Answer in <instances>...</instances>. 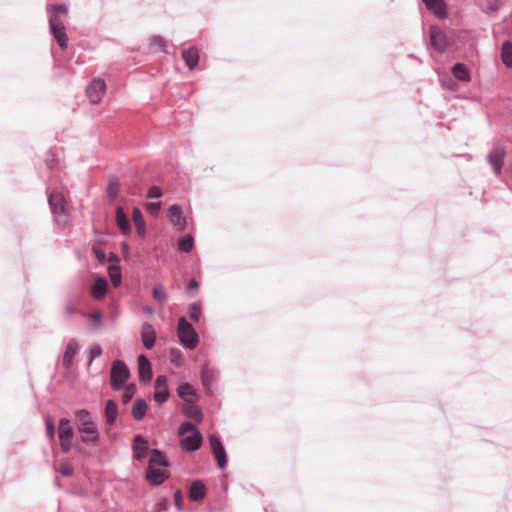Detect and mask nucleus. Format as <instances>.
Returning a JSON list of instances; mask_svg holds the SVG:
<instances>
[{
    "instance_id": "obj_6",
    "label": "nucleus",
    "mask_w": 512,
    "mask_h": 512,
    "mask_svg": "<svg viewBox=\"0 0 512 512\" xmlns=\"http://www.w3.org/2000/svg\"><path fill=\"white\" fill-rule=\"evenodd\" d=\"M209 442L217 464L220 469H225L227 464V455L220 439L215 434L209 435Z\"/></svg>"
},
{
    "instance_id": "obj_56",
    "label": "nucleus",
    "mask_w": 512,
    "mask_h": 512,
    "mask_svg": "<svg viewBox=\"0 0 512 512\" xmlns=\"http://www.w3.org/2000/svg\"><path fill=\"white\" fill-rule=\"evenodd\" d=\"M128 245L126 243L123 244V248L127 249Z\"/></svg>"
},
{
    "instance_id": "obj_23",
    "label": "nucleus",
    "mask_w": 512,
    "mask_h": 512,
    "mask_svg": "<svg viewBox=\"0 0 512 512\" xmlns=\"http://www.w3.org/2000/svg\"><path fill=\"white\" fill-rule=\"evenodd\" d=\"M104 415L107 425L112 426L115 423L118 415V407L114 400L110 399L106 402Z\"/></svg>"
},
{
    "instance_id": "obj_57",
    "label": "nucleus",
    "mask_w": 512,
    "mask_h": 512,
    "mask_svg": "<svg viewBox=\"0 0 512 512\" xmlns=\"http://www.w3.org/2000/svg\"><path fill=\"white\" fill-rule=\"evenodd\" d=\"M82 436H87V438H91V435L83 434Z\"/></svg>"
},
{
    "instance_id": "obj_49",
    "label": "nucleus",
    "mask_w": 512,
    "mask_h": 512,
    "mask_svg": "<svg viewBox=\"0 0 512 512\" xmlns=\"http://www.w3.org/2000/svg\"><path fill=\"white\" fill-rule=\"evenodd\" d=\"M91 319L93 321V326L95 328H99L102 323V315L99 312H94L91 314Z\"/></svg>"
},
{
    "instance_id": "obj_3",
    "label": "nucleus",
    "mask_w": 512,
    "mask_h": 512,
    "mask_svg": "<svg viewBox=\"0 0 512 512\" xmlns=\"http://www.w3.org/2000/svg\"><path fill=\"white\" fill-rule=\"evenodd\" d=\"M177 334L179 341L188 349L193 350L199 343V336L194 327L184 316L178 319Z\"/></svg>"
},
{
    "instance_id": "obj_42",
    "label": "nucleus",
    "mask_w": 512,
    "mask_h": 512,
    "mask_svg": "<svg viewBox=\"0 0 512 512\" xmlns=\"http://www.w3.org/2000/svg\"><path fill=\"white\" fill-rule=\"evenodd\" d=\"M136 390L137 388L135 384H129L128 386L125 387V391L122 396V400L125 404L131 400V398L136 393Z\"/></svg>"
},
{
    "instance_id": "obj_8",
    "label": "nucleus",
    "mask_w": 512,
    "mask_h": 512,
    "mask_svg": "<svg viewBox=\"0 0 512 512\" xmlns=\"http://www.w3.org/2000/svg\"><path fill=\"white\" fill-rule=\"evenodd\" d=\"M169 217L172 225L178 231H184L188 227L189 218L183 216L182 208L178 204H173L169 208Z\"/></svg>"
},
{
    "instance_id": "obj_50",
    "label": "nucleus",
    "mask_w": 512,
    "mask_h": 512,
    "mask_svg": "<svg viewBox=\"0 0 512 512\" xmlns=\"http://www.w3.org/2000/svg\"><path fill=\"white\" fill-rule=\"evenodd\" d=\"M65 312L66 314L71 315L77 312V308L73 303H67L65 306Z\"/></svg>"
},
{
    "instance_id": "obj_10",
    "label": "nucleus",
    "mask_w": 512,
    "mask_h": 512,
    "mask_svg": "<svg viewBox=\"0 0 512 512\" xmlns=\"http://www.w3.org/2000/svg\"><path fill=\"white\" fill-rule=\"evenodd\" d=\"M68 9L64 4H54L51 6V13L49 15L50 29L56 26L63 27L64 19L67 16Z\"/></svg>"
},
{
    "instance_id": "obj_1",
    "label": "nucleus",
    "mask_w": 512,
    "mask_h": 512,
    "mask_svg": "<svg viewBox=\"0 0 512 512\" xmlns=\"http://www.w3.org/2000/svg\"><path fill=\"white\" fill-rule=\"evenodd\" d=\"M77 428L81 434L91 435V438L82 436L83 443L88 445H96L99 440L98 429L95 422L92 420L91 414L86 409L77 410L75 413Z\"/></svg>"
},
{
    "instance_id": "obj_33",
    "label": "nucleus",
    "mask_w": 512,
    "mask_h": 512,
    "mask_svg": "<svg viewBox=\"0 0 512 512\" xmlns=\"http://www.w3.org/2000/svg\"><path fill=\"white\" fill-rule=\"evenodd\" d=\"M108 273H109V277L111 279L113 286H115V287L119 286L121 283V278H122L120 267L118 265H114V264L109 265Z\"/></svg>"
},
{
    "instance_id": "obj_45",
    "label": "nucleus",
    "mask_w": 512,
    "mask_h": 512,
    "mask_svg": "<svg viewBox=\"0 0 512 512\" xmlns=\"http://www.w3.org/2000/svg\"><path fill=\"white\" fill-rule=\"evenodd\" d=\"M73 471V466L70 463L65 462L61 465L60 472L63 476L69 477L73 474Z\"/></svg>"
},
{
    "instance_id": "obj_15",
    "label": "nucleus",
    "mask_w": 512,
    "mask_h": 512,
    "mask_svg": "<svg viewBox=\"0 0 512 512\" xmlns=\"http://www.w3.org/2000/svg\"><path fill=\"white\" fill-rule=\"evenodd\" d=\"M48 203L55 216H57L59 212L65 214L66 203L62 192H51L48 195Z\"/></svg>"
},
{
    "instance_id": "obj_53",
    "label": "nucleus",
    "mask_w": 512,
    "mask_h": 512,
    "mask_svg": "<svg viewBox=\"0 0 512 512\" xmlns=\"http://www.w3.org/2000/svg\"><path fill=\"white\" fill-rule=\"evenodd\" d=\"M143 311L148 314V315H153L154 314V309L150 306H145L143 308Z\"/></svg>"
},
{
    "instance_id": "obj_5",
    "label": "nucleus",
    "mask_w": 512,
    "mask_h": 512,
    "mask_svg": "<svg viewBox=\"0 0 512 512\" xmlns=\"http://www.w3.org/2000/svg\"><path fill=\"white\" fill-rule=\"evenodd\" d=\"M73 435L74 430L70 421L67 418H61L59 421V442L64 452L70 450Z\"/></svg>"
},
{
    "instance_id": "obj_40",
    "label": "nucleus",
    "mask_w": 512,
    "mask_h": 512,
    "mask_svg": "<svg viewBox=\"0 0 512 512\" xmlns=\"http://www.w3.org/2000/svg\"><path fill=\"white\" fill-rule=\"evenodd\" d=\"M44 421H45V426H46V434H47L48 438L51 441H53L54 436H55V428H54V424H53L51 416L46 415L44 417Z\"/></svg>"
},
{
    "instance_id": "obj_7",
    "label": "nucleus",
    "mask_w": 512,
    "mask_h": 512,
    "mask_svg": "<svg viewBox=\"0 0 512 512\" xmlns=\"http://www.w3.org/2000/svg\"><path fill=\"white\" fill-rule=\"evenodd\" d=\"M505 155L506 151L504 146L498 145L491 150L487 156V160L496 175L500 174L502 171Z\"/></svg>"
},
{
    "instance_id": "obj_39",
    "label": "nucleus",
    "mask_w": 512,
    "mask_h": 512,
    "mask_svg": "<svg viewBox=\"0 0 512 512\" xmlns=\"http://www.w3.org/2000/svg\"><path fill=\"white\" fill-rule=\"evenodd\" d=\"M102 355V348L99 344H93L89 348V361L87 366H91L92 362L95 358H98Z\"/></svg>"
},
{
    "instance_id": "obj_52",
    "label": "nucleus",
    "mask_w": 512,
    "mask_h": 512,
    "mask_svg": "<svg viewBox=\"0 0 512 512\" xmlns=\"http://www.w3.org/2000/svg\"><path fill=\"white\" fill-rule=\"evenodd\" d=\"M94 253L96 255V257L100 260V261H104L105 260V253L101 250H94Z\"/></svg>"
},
{
    "instance_id": "obj_17",
    "label": "nucleus",
    "mask_w": 512,
    "mask_h": 512,
    "mask_svg": "<svg viewBox=\"0 0 512 512\" xmlns=\"http://www.w3.org/2000/svg\"><path fill=\"white\" fill-rule=\"evenodd\" d=\"M79 345L76 339L72 338L68 341L66 350L63 355V366L69 369L73 363V359L78 351Z\"/></svg>"
},
{
    "instance_id": "obj_46",
    "label": "nucleus",
    "mask_w": 512,
    "mask_h": 512,
    "mask_svg": "<svg viewBox=\"0 0 512 512\" xmlns=\"http://www.w3.org/2000/svg\"><path fill=\"white\" fill-rule=\"evenodd\" d=\"M165 388H168L166 377L164 375H159L155 380V389L160 390Z\"/></svg>"
},
{
    "instance_id": "obj_13",
    "label": "nucleus",
    "mask_w": 512,
    "mask_h": 512,
    "mask_svg": "<svg viewBox=\"0 0 512 512\" xmlns=\"http://www.w3.org/2000/svg\"><path fill=\"white\" fill-rule=\"evenodd\" d=\"M141 341L147 350H151L155 345L156 331L149 322H144L141 326Z\"/></svg>"
},
{
    "instance_id": "obj_30",
    "label": "nucleus",
    "mask_w": 512,
    "mask_h": 512,
    "mask_svg": "<svg viewBox=\"0 0 512 512\" xmlns=\"http://www.w3.org/2000/svg\"><path fill=\"white\" fill-rule=\"evenodd\" d=\"M54 39L58 42L61 49H66L68 45V36L65 33V27L56 26L51 29Z\"/></svg>"
},
{
    "instance_id": "obj_54",
    "label": "nucleus",
    "mask_w": 512,
    "mask_h": 512,
    "mask_svg": "<svg viewBox=\"0 0 512 512\" xmlns=\"http://www.w3.org/2000/svg\"><path fill=\"white\" fill-rule=\"evenodd\" d=\"M454 86H456V84H455V83H452V85H451V84H448L447 88H448V89H453V87H454Z\"/></svg>"
},
{
    "instance_id": "obj_41",
    "label": "nucleus",
    "mask_w": 512,
    "mask_h": 512,
    "mask_svg": "<svg viewBox=\"0 0 512 512\" xmlns=\"http://www.w3.org/2000/svg\"><path fill=\"white\" fill-rule=\"evenodd\" d=\"M168 398H169L168 388L156 390L154 393V399L159 404L165 403L168 400Z\"/></svg>"
},
{
    "instance_id": "obj_18",
    "label": "nucleus",
    "mask_w": 512,
    "mask_h": 512,
    "mask_svg": "<svg viewBox=\"0 0 512 512\" xmlns=\"http://www.w3.org/2000/svg\"><path fill=\"white\" fill-rule=\"evenodd\" d=\"M206 495V487L201 480H195L191 483L189 488V498L191 501L199 502L204 499Z\"/></svg>"
},
{
    "instance_id": "obj_25",
    "label": "nucleus",
    "mask_w": 512,
    "mask_h": 512,
    "mask_svg": "<svg viewBox=\"0 0 512 512\" xmlns=\"http://www.w3.org/2000/svg\"><path fill=\"white\" fill-rule=\"evenodd\" d=\"M430 41L432 47L438 52H444L446 49V40L440 31L431 30Z\"/></svg>"
},
{
    "instance_id": "obj_48",
    "label": "nucleus",
    "mask_w": 512,
    "mask_h": 512,
    "mask_svg": "<svg viewBox=\"0 0 512 512\" xmlns=\"http://www.w3.org/2000/svg\"><path fill=\"white\" fill-rule=\"evenodd\" d=\"M174 499H175V505H176L177 509L182 510L183 509V496H182L181 490H177L174 493Z\"/></svg>"
},
{
    "instance_id": "obj_31",
    "label": "nucleus",
    "mask_w": 512,
    "mask_h": 512,
    "mask_svg": "<svg viewBox=\"0 0 512 512\" xmlns=\"http://www.w3.org/2000/svg\"><path fill=\"white\" fill-rule=\"evenodd\" d=\"M120 192V182L116 176H112L109 179L108 187H107V195L111 200L117 198Z\"/></svg>"
},
{
    "instance_id": "obj_44",
    "label": "nucleus",
    "mask_w": 512,
    "mask_h": 512,
    "mask_svg": "<svg viewBox=\"0 0 512 512\" xmlns=\"http://www.w3.org/2000/svg\"><path fill=\"white\" fill-rule=\"evenodd\" d=\"M162 196V190L159 186H151L147 192V198H160Z\"/></svg>"
},
{
    "instance_id": "obj_36",
    "label": "nucleus",
    "mask_w": 512,
    "mask_h": 512,
    "mask_svg": "<svg viewBox=\"0 0 512 512\" xmlns=\"http://www.w3.org/2000/svg\"><path fill=\"white\" fill-rule=\"evenodd\" d=\"M153 298L160 304H164L167 300V294L161 284L155 285L152 290Z\"/></svg>"
},
{
    "instance_id": "obj_4",
    "label": "nucleus",
    "mask_w": 512,
    "mask_h": 512,
    "mask_svg": "<svg viewBox=\"0 0 512 512\" xmlns=\"http://www.w3.org/2000/svg\"><path fill=\"white\" fill-rule=\"evenodd\" d=\"M130 376V370L124 361L117 359L112 362L110 370V385L113 390H121Z\"/></svg>"
},
{
    "instance_id": "obj_28",
    "label": "nucleus",
    "mask_w": 512,
    "mask_h": 512,
    "mask_svg": "<svg viewBox=\"0 0 512 512\" xmlns=\"http://www.w3.org/2000/svg\"><path fill=\"white\" fill-rule=\"evenodd\" d=\"M501 61L507 67H512V42L505 41L501 46Z\"/></svg>"
},
{
    "instance_id": "obj_29",
    "label": "nucleus",
    "mask_w": 512,
    "mask_h": 512,
    "mask_svg": "<svg viewBox=\"0 0 512 512\" xmlns=\"http://www.w3.org/2000/svg\"><path fill=\"white\" fill-rule=\"evenodd\" d=\"M201 382L206 390H210L214 381V371L207 364L201 368Z\"/></svg>"
},
{
    "instance_id": "obj_20",
    "label": "nucleus",
    "mask_w": 512,
    "mask_h": 512,
    "mask_svg": "<svg viewBox=\"0 0 512 512\" xmlns=\"http://www.w3.org/2000/svg\"><path fill=\"white\" fill-rule=\"evenodd\" d=\"M182 58L185 61V64L190 70H193L197 67L199 62V54L198 50L194 47H190L188 49H184L182 51Z\"/></svg>"
},
{
    "instance_id": "obj_35",
    "label": "nucleus",
    "mask_w": 512,
    "mask_h": 512,
    "mask_svg": "<svg viewBox=\"0 0 512 512\" xmlns=\"http://www.w3.org/2000/svg\"><path fill=\"white\" fill-rule=\"evenodd\" d=\"M179 250L189 253L194 247V239L191 235L180 238L178 242Z\"/></svg>"
},
{
    "instance_id": "obj_26",
    "label": "nucleus",
    "mask_w": 512,
    "mask_h": 512,
    "mask_svg": "<svg viewBox=\"0 0 512 512\" xmlns=\"http://www.w3.org/2000/svg\"><path fill=\"white\" fill-rule=\"evenodd\" d=\"M452 75L460 81H469L470 80V71L463 63H456L451 68Z\"/></svg>"
},
{
    "instance_id": "obj_51",
    "label": "nucleus",
    "mask_w": 512,
    "mask_h": 512,
    "mask_svg": "<svg viewBox=\"0 0 512 512\" xmlns=\"http://www.w3.org/2000/svg\"><path fill=\"white\" fill-rule=\"evenodd\" d=\"M198 287H199L198 282L195 279H191L187 285V290H188V292H190L192 290H197Z\"/></svg>"
},
{
    "instance_id": "obj_9",
    "label": "nucleus",
    "mask_w": 512,
    "mask_h": 512,
    "mask_svg": "<svg viewBox=\"0 0 512 512\" xmlns=\"http://www.w3.org/2000/svg\"><path fill=\"white\" fill-rule=\"evenodd\" d=\"M106 89V84L102 79L93 80L86 88V94L90 102L97 104L101 101Z\"/></svg>"
},
{
    "instance_id": "obj_55",
    "label": "nucleus",
    "mask_w": 512,
    "mask_h": 512,
    "mask_svg": "<svg viewBox=\"0 0 512 512\" xmlns=\"http://www.w3.org/2000/svg\"><path fill=\"white\" fill-rule=\"evenodd\" d=\"M47 165L49 166V168H53V163L48 160H47Z\"/></svg>"
},
{
    "instance_id": "obj_38",
    "label": "nucleus",
    "mask_w": 512,
    "mask_h": 512,
    "mask_svg": "<svg viewBox=\"0 0 512 512\" xmlns=\"http://www.w3.org/2000/svg\"><path fill=\"white\" fill-rule=\"evenodd\" d=\"M169 360L172 364H174L177 367L182 366V364H183L182 352L178 348H172L169 352Z\"/></svg>"
},
{
    "instance_id": "obj_16",
    "label": "nucleus",
    "mask_w": 512,
    "mask_h": 512,
    "mask_svg": "<svg viewBox=\"0 0 512 512\" xmlns=\"http://www.w3.org/2000/svg\"><path fill=\"white\" fill-rule=\"evenodd\" d=\"M427 9L437 18L445 19L447 17V4L445 0H423Z\"/></svg>"
},
{
    "instance_id": "obj_34",
    "label": "nucleus",
    "mask_w": 512,
    "mask_h": 512,
    "mask_svg": "<svg viewBox=\"0 0 512 512\" xmlns=\"http://www.w3.org/2000/svg\"><path fill=\"white\" fill-rule=\"evenodd\" d=\"M177 393H178L179 397L186 400L187 397L194 396L196 394V391L192 385L185 382L178 386Z\"/></svg>"
},
{
    "instance_id": "obj_19",
    "label": "nucleus",
    "mask_w": 512,
    "mask_h": 512,
    "mask_svg": "<svg viewBox=\"0 0 512 512\" xmlns=\"http://www.w3.org/2000/svg\"><path fill=\"white\" fill-rule=\"evenodd\" d=\"M115 220L117 226L125 236L131 233V226L129 224L128 217L121 206L116 208Z\"/></svg>"
},
{
    "instance_id": "obj_24",
    "label": "nucleus",
    "mask_w": 512,
    "mask_h": 512,
    "mask_svg": "<svg viewBox=\"0 0 512 512\" xmlns=\"http://www.w3.org/2000/svg\"><path fill=\"white\" fill-rule=\"evenodd\" d=\"M147 403L143 398H137L132 406L131 414L136 421L144 418L147 411Z\"/></svg>"
},
{
    "instance_id": "obj_32",
    "label": "nucleus",
    "mask_w": 512,
    "mask_h": 512,
    "mask_svg": "<svg viewBox=\"0 0 512 512\" xmlns=\"http://www.w3.org/2000/svg\"><path fill=\"white\" fill-rule=\"evenodd\" d=\"M184 414L189 418L194 419H201L202 418V412L201 409L192 403H187L183 407Z\"/></svg>"
},
{
    "instance_id": "obj_43",
    "label": "nucleus",
    "mask_w": 512,
    "mask_h": 512,
    "mask_svg": "<svg viewBox=\"0 0 512 512\" xmlns=\"http://www.w3.org/2000/svg\"><path fill=\"white\" fill-rule=\"evenodd\" d=\"M146 207H147V211L150 215H152L153 217H157L159 214V211L161 209V202L160 201L149 202V203H147Z\"/></svg>"
},
{
    "instance_id": "obj_14",
    "label": "nucleus",
    "mask_w": 512,
    "mask_h": 512,
    "mask_svg": "<svg viewBox=\"0 0 512 512\" xmlns=\"http://www.w3.org/2000/svg\"><path fill=\"white\" fill-rule=\"evenodd\" d=\"M168 477L169 473L167 471L157 467L148 466L146 469V480L153 486L161 485Z\"/></svg>"
},
{
    "instance_id": "obj_12",
    "label": "nucleus",
    "mask_w": 512,
    "mask_h": 512,
    "mask_svg": "<svg viewBox=\"0 0 512 512\" xmlns=\"http://www.w3.org/2000/svg\"><path fill=\"white\" fill-rule=\"evenodd\" d=\"M133 457L138 461H142L146 458L149 450L147 440L140 434L134 436L133 439Z\"/></svg>"
},
{
    "instance_id": "obj_37",
    "label": "nucleus",
    "mask_w": 512,
    "mask_h": 512,
    "mask_svg": "<svg viewBox=\"0 0 512 512\" xmlns=\"http://www.w3.org/2000/svg\"><path fill=\"white\" fill-rule=\"evenodd\" d=\"M189 316L194 322H198L202 315L201 303L194 302L189 305L188 308Z\"/></svg>"
},
{
    "instance_id": "obj_58",
    "label": "nucleus",
    "mask_w": 512,
    "mask_h": 512,
    "mask_svg": "<svg viewBox=\"0 0 512 512\" xmlns=\"http://www.w3.org/2000/svg\"><path fill=\"white\" fill-rule=\"evenodd\" d=\"M264 511L265 512H269L267 507H264Z\"/></svg>"
},
{
    "instance_id": "obj_2",
    "label": "nucleus",
    "mask_w": 512,
    "mask_h": 512,
    "mask_svg": "<svg viewBox=\"0 0 512 512\" xmlns=\"http://www.w3.org/2000/svg\"><path fill=\"white\" fill-rule=\"evenodd\" d=\"M178 433L183 436L180 445L184 451H196L201 446L202 435L191 422H183L179 427Z\"/></svg>"
},
{
    "instance_id": "obj_22",
    "label": "nucleus",
    "mask_w": 512,
    "mask_h": 512,
    "mask_svg": "<svg viewBox=\"0 0 512 512\" xmlns=\"http://www.w3.org/2000/svg\"><path fill=\"white\" fill-rule=\"evenodd\" d=\"M170 465L169 460L167 459L166 454L159 449H152L151 456L149 459V465L153 467H168Z\"/></svg>"
},
{
    "instance_id": "obj_21",
    "label": "nucleus",
    "mask_w": 512,
    "mask_h": 512,
    "mask_svg": "<svg viewBox=\"0 0 512 512\" xmlns=\"http://www.w3.org/2000/svg\"><path fill=\"white\" fill-rule=\"evenodd\" d=\"M107 290V280L103 277H98L91 287V294L95 299L100 300L106 295Z\"/></svg>"
},
{
    "instance_id": "obj_11",
    "label": "nucleus",
    "mask_w": 512,
    "mask_h": 512,
    "mask_svg": "<svg viewBox=\"0 0 512 512\" xmlns=\"http://www.w3.org/2000/svg\"><path fill=\"white\" fill-rule=\"evenodd\" d=\"M137 360L139 380L143 383L150 382L153 376L151 362L143 354L139 355Z\"/></svg>"
},
{
    "instance_id": "obj_47",
    "label": "nucleus",
    "mask_w": 512,
    "mask_h": 512,
    "mask_svg": "<svg viewBox=\"0 0 512 512\" xmlns=\"http://www.w3.org/2000/svg\"><path fill=\"white\" fill-rule=\"evenodd\" d=\"M151 44H153L154 46H156L159 49H162L165 47L166 42H165L164 38L161 36H153L151 38Z\"/></svg>"
},
{
    "instance_id": "obj_27",
    "label": "nucleus",
    "mask_w": 512,
    "mask_h": 512,
    "mask_svg": "<svg viewBox=\"0 0 512 512\" xmlns=\"http://www.w3.org/2000/svg\"><path fill=\"white\" fill-rule=\"evenodd\" d=\"M133 222L137 229L138 235L140 237H144L146 233L145 221L140 209L137 207L133 209Z\"/></svg>"
}]
</instances>
